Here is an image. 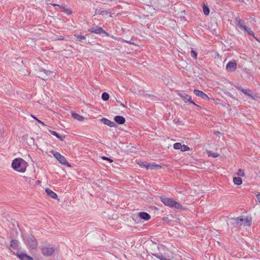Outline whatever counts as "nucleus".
I'll use <instances>...</instances> for the list:
<instances>
[{
    "label": "nucleus",
    "instance_id": "obj_1",
    "mask_svg": "<svg viewBox=\"0 0 260 260\" xmlns=\"http://www.w3.org/2000/svg\"><path fill=\"white\" fill-rule=\"evenodd\" d=\"M230 222L234 226H250L252 223V218L250 216L242 215L237 218H231Z\"/></svg>",
    "mask_w": 260,
    "mask_h": 260
},
{
    "label": "nucleus",
    "instance_id": "obj_2",
    "mask_svg": "<svg viewBox=\"0 0 260 260\" xmlns=\"http://www.w3.org/2000/svg\"><path fill=\"white\" fill-rule=\"evenodd\" d=\"M12 167L16 171L23 173L26 168V162L22 158H15L12 162Z\"/></svg>",
    "mask_w": 260,
    "mask_h": 260
},
{
    "label": "nucleus",
    "instance_id": "obj_3",
    "mask_svg": "<svg viewBox=\"0 0 260 260\" xmlns=\"http://www.w3.org/2000/svg\"><path fill=\"white\" fill-rule=\"evenodd\" d=\"M160 200L165 206L170 208L176 209H181L183 208L182 206L180 203L171 198L161 197Z\"/></svg>",
    "mask_w": 260,
    "mask_h": 260
},
{
    "label": "nucleus",
    "instance_id": "obj_4",
    "mask_svg": "<svg viewBox=\"0 0 260 260\" xmlns=\"http://www.w3.org/2000/svg\"><path fill=\"white\" fill-rule=\"evenodd\" d=\"M51 152L60 163L62 165H67L68 166H71L67 161L66 158L59 152L54 151H52Z\"/></svg>",
    "mask_w": 260,
    "mask_h": 260
},
{
    "label": "nucleus",
    "instance_id": "obj_5",
    "mask_svg": "<svg viewBox=\"0 0 260 260\" xmlns=\"http://www.w3.org/2000/svg\"><path fill=\"white\" fill-rule=\"evenodd\" d=\"M88 31L91 33H94L98 35H101L102 34H105L106 36H109L110 35L108 32L105 31L102 27L98 26H95L89 29Z\"/></svg>",
    "mask_w": 260,
    "mask_h": 260
},
{
    "label": "nucleus",
    "instance_id": "obj_6",
    "mask_svg": "<svg viewBox=\"0 0 260 260\" xmlns=\"http://www.w3.org/2000/svg\"><path fill=\"white\" fill-rule=\"evenodd\" d=\"M42 254L47 256L52 255L54 252V248L53 247H43L41 249Z\"/></svg>",
    "mask_w": 260,
    "mask_h": 260
},
{
    "label": "nucleus",
    "instance_id": "obj_7",
    "mask_svg": "<svg viewBox=\"0 0 260 260\" xmlns=\"http://www.w3.org/2000/svg\"><path fill=\"white\" fill-rule=\"evenodd\" d=\"M178 95L182 99V100L185 102H188L191 104H193L194 105L198 107L199 108H201V107L199 105H197L193 101L191 100V98L189 95L184 93H178Z\"/></svg>",
    "mask_w": 260,
    "mask_h": 260
},
{
    "label": "nucleus",
    "instance_id": "obj_8",
    "mask_svg": "<svg viewBox=\"0 0 260 260\" xmlns=\"http://www.w3.org/2000/svg\"><path fill=\"white\" fill-rule=\"evenodd\" d=\"M14 254L21 260H34L31 256L27 255L25 252L17 251L16 253L14 252Z\"/></svg>",
    "mask_w": 260,
    "mask_h": 260
},
{
    "label": "nucleus",
    "instance_id": "obj_9",
    "mask_svg": "<svg viewBox=\"0 0 260 260\" xmlns=\"http://www.w3.org/2000/svg\"><path fill=\"white\" fill-rule=\"evenodd\" d=\"M28 242L29 247L32 249H35L37 248L38 246V242L37 241L36 239L35 238L34 236H33L32 235H30V236H29L28 238Z\"/></svg>",
    "mask_w": 260,
    "mask_h": 260
},
{
    "label": "nucleus",
    "instance_id": "obj_10",
    "mask_svg": "<svg viewBox=\"0 0 260 260\" xmlns=\"http://www.w3.org/2000/svg\"><path fill=\"white\" fill-rule=\"evenodd\" d=\"M237 69V63L236 61H229L226 66V69L228 72H233Z\"/></svg>",
    "mask_w": 260,
    "mask_h": 260
},
{
    "label": "nucleus",
    "instance_id": "obj_11",
    "mask_svg": "<svg viewBox=\"0 0 260 260\" xmlns=\"http://www.w3.org/2000/svg\"><path fill=\"white\" fill-rule=\"evenodd\" d=\"M193 93L196 95L199 96L204 100H209L208 96L205 93L201 90L194 89L193 90Z\"/></svg>",
    "mask_w": 260,
    "mask_h": 260
},
{
    "label": "nucleus",
    "instance_id": "obj_12",
    "mask_svg": "<svg viewBox=\"0 0 260 260\" xmlns=\"http://www.w3.org/2000/svg\"><path fill=\"white\" fill-rule=\"evenodd\" d=\"M101 121L105 124L111 127H113L116 126V124L114 122L106 118H103L101 119Z\"/></svg>",
    "mask_w": 260,
    "mask_h": 260
},
{
    "label": "nucleus",
    "instance_id": "obj_13",
    "mask_svg": "<svg viewBox=\"0 0 260 260\" xmlns=\"http://www.w3.org/2000/svg\"><path fill=\"white\" fill-rule=\"evenodd\" d=\"M138 216L141 219H144V220H148L150 219V215L147 212H140L138 213Z\"/></svg>",
    "mask_w": 260,
    "mask_h": 260
},
{
    "label": "nucleus",
    "instance_id": "obj_14",
    "mask_svg": "<svg viewBox=\"0 0 260 260\" xmlns=\"http://www.w3.org/2000/svg\"><path fill=\"white\" fill-rule=\"evenodd\" d=\"M114 120L115 122L119 124H123L125 122V119L122 116L117 115L114 117Z\"/></svg>",
    "mask_w": 260,
    "mask_h": 260
},
{
    "label": "nucleus",
    "instance_id": "obj_15",
    "mask_svg": "<svg viewBox=\"0 0 260 260\" xmlns=\"http://www.w3.org/2000/svg\"><path fill=\"white\" fill-rule=\"evenodd\" d=\"M236 24L242 30H244L246 29V25H245L244 22L241 20L240 18H237L236 19Z\"/></svg>",
    "mask_w": 260,
    "mask_h": 260
},
{
    "label": "nucleus",
    "instance_id": "obj_16",
    "mask_svg": "<svg viewBox=\"0 0 260 260\" xmlns=\"http://www.w3.org/2000/svg\"><path fill=\"white\" fill-rule=\"evenodd\" d=\"M45 191H46V193L47 194V195L50 196L51 198L54 199H57V194L56 193H55L54 192H53L51 189H50L49 188H46L45 189Z\"/></svg>",
    "mask_w": 260,
    "mask_h": 260
},
{
    "label": "nucleus",
    "instance_id": "obj_17",
    "mask_svg": "<svg viewBox=\"0 0 260 260\" xmlns=\"http://www.w3.org/2000/svg\"><path fill=\"white\" fill-rule=\"evenodd\" d=\"M250 92V90L249 89H244V90L242 92L245 95L250 97L251 99H252L253 100H255L257 98V96L256 95H253L249 93Z\"/></svg>",
    "mask_w": 260,
    "mask_h": 260
},
{
    "label": "nucleus",
    "instance_id": "obj_18",
    "mask_svg": "<svg viewBox=\"0 0 260 260\" xmlns=\"http://www.w3.org/2000/svg\"><path fill=\"white\" fill-rule=\"evenodd\" d=\"M146 168L147 169H160L161 166L154 163L148 164V165H147Z\"/></svg>",
    "mask_w": 260,
    "mask_h": 260
},
{
    "label": "nucleus",
    "instance_id": "obj_19",
    "mask_svg": "<svg viewBox=\"0 0 260 260\" xmlns=\"http://www.w3.org/2000/svg\"><path fill=\"white\" fill-rule=\"evenodd\" d=\"M10 247L14 249H17L18 247V242L17 240L13 239L11 241Z\"/></svg>",
    "mask_w": 260,
    "mask_h": 260
},
{
    "label": "nucleus",
    "instance_id": "obj_20",
    "mask_svg": "<svg viewBox=\"0 0 260 260\" xmlns=\"http://www.w3.org/2000/svg\"><path fill=\"white\" fill-rule=\"evenodd\" d=\"M53 6H58L60 8H61L62 9V11L64 13H66V14H68V15H70L72 13V11L70 10V9H67V8H65L64 7L62 6H59L58 5H57V4H52Z\"/></svg>",
    "mask_w": 260,
    "mask_h": 260
},
{
    "label": "nucleus",
    "instance_id": "obj_21",
    "mask_svg": "<svg viewBox=\"0 0 260 260\" xmlns=\"http://www.w3.org/2000/svg\"><path fill=\"white\" fill-rule=\"evenodd\" d=\"M152 255L160 260H172L170 258H168L164 256L162 254L152 253Z\"/></svg>",
    "mask_w": 260,
    "mask_h": 260
},
{
    "label": "nucleus",
    "instance_id": "obj_22",
    "mask_svg": "<svg viewBox=\"0 0 260 260\" xmlns=\"http://www.w3.org/2000/svg\"><path fill=\"white\" fill-rule=\"evenodd\" d=\"M72 116L74 119H77L80 121H82L84 120V117L83 116L76 113H73Z\"/></svg>",
    "mask_w": 260,
    "mask_h": 260
},
{
    "label": "nucleus",
    "instance_id": "obj_23",
    "mask_svg": "<svg viewBox=\"0 0 260 260\" xmlns=\"http://www.w3.org/2000/svg\"><path fill=\"white\" fill-rule=\"evenodd\" d=\"M49 132L51 134L56 137L60 141L63 140V138L61 136H60L58 134H57L56 132L52 130H49Z\"/></svg>",
    "mask_w": 260,
    "mask_h": 260
},
{
    "label": "nucleus",
    "instance_id": "obj_24",
    "mask_svg": "<svg viewBox=\"0 0 260 260\" xmlns=\"http://www.w3.org/2000/svg\"><path fill=\"white\" fill-rule=\"evenodd\" d=\"M233 182L236 185H240L242 183V179L239 177H234L233 178Z\"/></svg>",
    "mask_w": 260,
    "mask_h": 260
},
{
    "label": "nucleus",
    "instance_id": "obj_25",
    "mask_svg": "<svg viewBox=\"0 0 260 260\" xmlns=\"http://www.w3.org/2000/svg\"><path fill=\"white\" fill-rule=\"evenodd\" d=\"M75 36L77 38V40L80 42H83L86 39L85 37L81 35H75Z\"/></svg>",
    "mask_w": 260,
    "mask_h": 260
},
{
    "label": "nucleus",
    "instance_id": "obj_26",
    "mask_svg": "<svg viewBox=\"0 0 260 260\" xmlns=\"http://www.w3.org/2000/svg\"><path fill=\"white\" fill-rule=\"evenodd\" d=\"M203 9L204 13L205 15H208L209 14L210 10L207 6L204 5L203 6Z\"/></svg>",
    "mask_w": 260,
    "mask_h": 260
},
{
    "label": "nucleus",
    "instance_id": "obj_27",
    "mask_svg": "<svg viewBox=\"0 0 260 260\" xmlns=\"http://www.w3.org/2000/svg\"><path fill=\"white\" fill-rule=\"evenodd\" d=\"M102 99L103 101H106L109 99V95L107 92H103L102 94Z\"/></svg>",
    "mask_w": 260,
    "mask_h": 260
},
{
    "label": "nucleus",
    "instance_id": "obj_28",
    "mask_svg": "<svg viewBox=\"0 0 260 260\" xmlns=\"http://www.w3.org/2000/svg\"><path fill=\"white\" fill-rule=\"evenodd\" d=\"M245 31L247 32L249 35L253 36L254 38V32L251 30L250 28L246 26V29H244Z\"/></svg>",
    "mask_w": 260,
    "mask_h": 260
},
{
    "label": "nucleus",
    "instance_id": "obj_29",
    "mask_svg": "<svg viewBox=\"0 0 260 260\" xmlns=\"http://www.w3.org/2000/svg\"><path fill=\"white\" fill-rule=\"evenodd\" d=\"M173 147L175 149H181L182 144L180 143H176L174 144Z\"/></svg>",
    "mask_w": 260,
    "mask_h": 260
},
{
    "label": "nucleus",
    "instance_id": "obj_30",
    "mask_svg": "<svg viewBox=\"0 0 260 260\" xmlns=\"http://www.w3.org/2000/svg\"><path fill=\"white\" fill-rule=\"evenodd\" d=\"M189 150V148L185 145H182V147L181 148V150L183 152Z\"/></svg>",
    "mask_w": 260,
    "mask_h": 260
},
{
    "label": "nucleus",
    "instance_id": "obj_31",
    "mask_svg": "<svg viewBox=\"0 0 260 260\" xmlns=\"http://www.w3.org/2000/svg\"><path fill=\"white\" fill-rule=\"evenodd\" d=\"M218 155H219L218 154H217V153L212 152L211 151L208 152V156H211L213 157H216Z\"/></svg>",
    "mask_w": 260,
    "mask_h": 260
},
{
    "label": "nucleus",
    "instance_id": "obj_32",
    "mask_svg": "<svg viewBox=\"0 0 260 260\" xmlns=\"http://www.w3.org/2000/svg\"><path fill=\"white\" fill-rule=\"evenodd\" d=\"M190 55L192 57L196 59L197 57L198 54H197V53L195 51H194L193 50H191L190 51Z\"/></svg>",
    "mask_w": 260,
    "mask_h": 260
},
{
    "label": "nucleus",
    "instance_id": "obj_33",
    "mask_svg": "<svg viewBox=\"0 0 260 260\" xmlns=\"http://www.w3.org/2000/svg\"><path fill=\"white\" fill-rule=\"evenodd\" d=\"M237 175L238 176H244V171H243V170H242L241 169L238 170V172H237Z\"/></svg>",
    "mask_w": 260,
    "mask_h": 260
},
{
    "label": "nucleus",
    "instance_id": "obj_34",
    "mask_svg": "<svg viewBox=\"0 0 260 260\" xmlns=\"http://www.w3.org/2000/svg\"><path fill=\"white\" fill-rule=\"evenodd\" d=\"M102 158L104 160H108L110 162H112L113 161V160L110 158H109L108 157H106V156H103L102 157Z\"/></svg>",
    "mask_w": 260,
    "mask_h": 260
},
{
    "label": "nucleus",
    "instance_id": "obj_35",
    "mask_svg": "<svg viewBox=\"0 0 260 260\" xmlns=\"http://www.w3.org/2000/svg\"><path fill=\"white\" fill-rule=\"evenodd\" d=\"M98 13L99 14H101V15H107L108 13H107V12L106 11H104V10L100 11V10H99Z\"/></svg>",
    "mask_w": 260,
    "mask_h": 260
},
{
    "label": "nucleus",
    "instance_id": "obj_36",
    "mask_svg": "<svg viewBox=\"0 0 260 260\" xmlns=\"http://www.w3.org/2000/svg\"><path fill=\"white\" fill-rule=\"evenodd\" d=\"M147 165H148V163L146 162H142L140 164V166L141 167H144V168H146Z\"/></svg>",
    "mask_w": 260,
    "mask_h": 260
},
{
    "label": "nucleus",
    "instance_id": "obj_37",
    "mask_svg": "<svg viewBox=\"0 0 260 260\" xmlns=\"http://www.w3.org/2000/svg\"><path fill=\"white\" fill-rule=\"evenodd\" d=\"M42 71L47 75H49L52 73L51 71L46 70L45 69H42Z\"/></svg>",
    "mask_w": 260,
    "mask_h": 260
},
{
    "label": "nucleus",
    "instance_id": "obj_38",
    "mask_svg": "<svg viewBox=\"0 0 260 260\" xmlns=\"http://www.w3.org/2000/svg\"><path fill=\"white\" fill-rule=\"evenodd\" d=\"M235 87L238 90L241 91L242 92H243V91L244 90V89L241 86L236 85L235 86Z\"/></svg>",
    "mask_w": 260,
    "mask_h": 260
},
{
    "label": "nucleus",
    "instance_id": "obj_39",
    "mask_svg": "<svg viewBox=\"0 0 260 260\" xmlns=\"http://www.w3.org/2000/svg\"><path fill=\"white\" fill-rule=\"evenodd\" d=\"M37 121H38V123L41 124L42 125H43V126H45L46 125L45 124V123L43 121H41L40 120H39L38 119H37Z\"/></svg>",
    "mask_w": 260,
    "mask_h": 260
},
{
    "label": "nucleus",
    "instance_id": "obj_40",
    "mask_svg": "<svg viewBox=\"0 0 260 260\" xmlns=\"http://www.w3.org/2000/svg\"><path fill=\"white\" fill-rule=\"evenodd\" d=\"M256 198H257V200L258 201V202L260 203V193H258V194H257Z\"/></svg>",
    "mask_w": 260,
    "mask_h": 260
},
{
    "label": "nucleus",
    "instance_id": "obj_41",
    "mask_svg": "<svg viewBox=\"0 0 260 260\" xmlns=\"http://www.w3.org/2000/svg\"><path fill=\"white\" fill-rule=\"evenodd\" d=\"M13 225L14 226H19V225H18L17 222H15V223H13Z\"/></svg>",
    "mask_w": 260,
    "mask_h": 260
},
{
    "label": "nucleus",
    "instance_id": "obj_42",
    "mask_svg": "<svg viewBox=\"0 0 260 260\" xmlns=\"http://www.w3.org/2000/svg\"><path fill=\"white\" fill-rule=\"evenodd\" d=\"M119 103H120V105L121 106H122V107H124V108H126V106H125V105H124L123 103H122L121 102H119Z\"/></svg>",
    "mask_w": 260,
    "mask_h": 260
},
{
    "label": "nucleus",
    "instance_id": "obj_43",
    "mask_svg": "<svg viewBox=\"0 0 260 260\" xmlns=\"http://www.w3.org/2000/svg\"><path fill=\"white\" fill-rule=\"evenodd\" d=\"M228 94L230 97H231V98H234V96L232 95V94H231V93H230V92H228Z\"/></svg>",
    "mask_w": 260,
    "mask_h": 260
},
{
    "label": "nucleus",
    "instance_id": "obj_44",
    "mask_svg": "<svg viewBox=\"0 0 260 260\" xmlns=\"http://www.w3.org/2000/svg\"><path fill=\"white\" fill-rule=\"evenodd\" d=\"M236 1H237V2H241V1H242L243 0H236Z\"/></svg>",
    "mask_w": 260,
    "mask_h": 260
},
{
    "label": "nucleus",
    "instance_id": "obj_45",
    "mask_svg": "<svg viewBox=\"0 0 260 260\" xmlns=\"http://www.w3.org/2000/svg\"><path fill=\"white\" fill-rule=\"evenodd\" d=\"M33 117L37 120V119H38L37 118H36V117L35 116H33Z\"/></svg>",
    "mask_w": 260,
    "mask_h": 260
}]
</instances>
